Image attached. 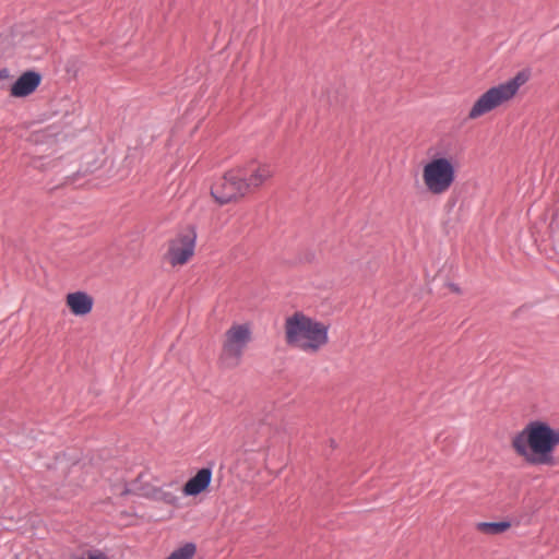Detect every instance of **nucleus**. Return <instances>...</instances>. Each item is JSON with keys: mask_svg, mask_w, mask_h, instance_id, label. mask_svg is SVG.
Listing matches in <instances>:
<instances>
[{"mask_svg": "<svg viewBox=\"0 0 559 559\" xmlns=\"http://www.w3.org/2000/svg\"><path fill=\"white\" fill-rule=\"evenodd\" d=\"M164 501L169 504H176L178 501V498L174 496L173 493H164Z\"/></svg>", "mask_w": 559, "mask_h": 559, "instance_id": "14", "label": "nucleus"}, {"mask_svg": "<svg viewBox=\"0 0 559 559\" xmlns=\"http://www.w3.org/2000/svg\"><path fill=\"white\" fill-rule=\"evenodd\" d=\"M242 185L241 174L237 169L229 170L219 181L212 186L211 194L219 204H226L247 194Z\"/></svg>", "mask_w": 559, "mask_h": 559, "instance_id": "6", "label": "nucleus"}, {"mask_svg": "<svg viewBox=\"0 0 559 559\" xmlns=\"http://www.w3.org/2000/svg\"><path fill=\"white\" fill-rule=\"evenodd\" d=\"M197 547L193 543H187L174 550L166 559H192Z\"/></svg>", "mask_w": 559, "mask_h": 559, "instance_id": "13", "label": "nucleus"}, {"mask_svg": "<svg viewBox=\"0 0 559 559\" xmlns=\"http://www.w3.org/2000/svg\"><path fill=\"white\" fill-rule=\"evenodd\" d=\"M329 326L301 312H296L285 321L286 343L306 353H317L328 341Z\"/></svg>", "mask_w": 559, "mask_h": 559, "instance_id": "2", "label": "nucleus"}, {"mask_svg": "<svg viewBox=\"0 0 559 559\" xmlns=\"http://www.w3.org/2000/svg\"><path fill=\"white\" fill-rule=\"evenodd\" d=\"M40 82V73L26 71L11 86V95L14 97L28 96L39 86Z\"/></svg>", "mask_w": 559, "mask_h": 559, "instance_id": "9", "label": "nucleus"}, {"mask_svg": "<svg viewBox=\"0 0 559 559\" xmlns=\"http://www.w3.org/2000/svg\"><path fill=\"white\" fill-rule=\"evenodd\" d=\"M94 300L85 292H74L67 296V305L74 316H85L92 311Z\"/></svg>", "mask_w": 559, "mask_h": 559, "instance_id": "11", "label": "nucleus"}, {"mask_svg": "<svg viewBox=\"0 0 559 559\" xmlns=\"http://www.w3.org/2000/svg\"><path fill=\"white\" fill-rule=\"evenodd\" d=\"M212 468L203 467L193 477H191L183 486V493L188 497H195L205 491L212 481Z\"/></svg>", "mask_w": 559, "mask_h": 559, "instance_id": "10", "label": "nucleus"}, {"mask_svg": "<svg viewBox=\"0 0 559 559\" xmlns=\"http://www.w3.org/2000/svg\"><path fill=\"white\" fill-rule=\"evenodd\" d=\"M252 340L248 323L233 324L224 335L219 361L225 368H236L241 364L243 353Z\"/></svg>", "mask_w": 559, "mask_h": 559, "instance_id": "4", "label": "nucleus"}, {"mask_svg": "<svg viewBox=\"0 0 559 559\" xmlns=\"http://www.w3.org/2000/svg\"><path fill=\"white\" fill-rule=\"evenodd\" d=\"M197 233L189 228L170 241L168 249L169 262L173 266L182 265L193 255Z\"/></svg>", "mask_w": 559, "mask_h": 559, "instance_id": "7", "label": "nucleus"}, {"mask_svg": "<svg viewBox=\"0 0 559 559\" xmlns=\"http://www.w3.org/2000/svg\"><path fill=\"white\" fill-rule=\"evenodd\" d=\"M530 79L527 71H520L512 79L486 91L472 107L468 118L476 119L509 102Z\"/></svg>", "mask_w": 559, "mask_h": 559, "instance_id": "3", "label": "nucleus"}, {"mask_svg": "<svg viewBox=\"0 0 559 559\" xmlns=\"http://www.w3.org/2000/svg\"><path fill=\"white\" fill-rule=\"evenodd\" d=\"M454 179V167L447 158H437L424 168V181L427 189L439 194L449 189Z\"/></svg>", "mask_w": 559, "mask_h": 559, "instance_id": "5", "label": "nucleus"}, {"mask_svg": "<svg viewBox=\"0 0 559 559\" xmlns=\"http://www.w3.org/2000/svg\"><path fill=\"white\" fill-rule=\"evenodd\" d=\"M559 445V429L543 420L530 421L516 432L511 447L528 465L554 467L559 464L555 450Z\"/></svg>", "mask_w": 559, "mask_h": 559, "instance_id": "1", "label": "nucleus"}, {"mask_svg": "<svg viewBox=\"0 0 559 559\" xmlns=\"http://www.w3.org/2000/svg\"><path fill=\"white\" fill-rule=\"evenodd\" d=\"M237 171L241 174L242 187H245L247 193L260 188L274 174V169L269 164L255 162L238 168Z\"/></svg>", "mask_w": 559, "mask_h": 559, "instance_id": "8", "label": "nucleus"}, {"mask_svg": "<svg viewBox=\"0 0 559 559\" xmlns=\"http://www.w3.org/2000/svg\"><path fill=\"white\" fill-rule=\"evenodd\" d=\"M510 522L500 521V522H480L477 524V528L489 535H497L506 532L510 527Z\"/></svg>", "mask_w": 559, "mask_h": 559, "instance_id": "12", "label": "nucleus"}]
</instances>
